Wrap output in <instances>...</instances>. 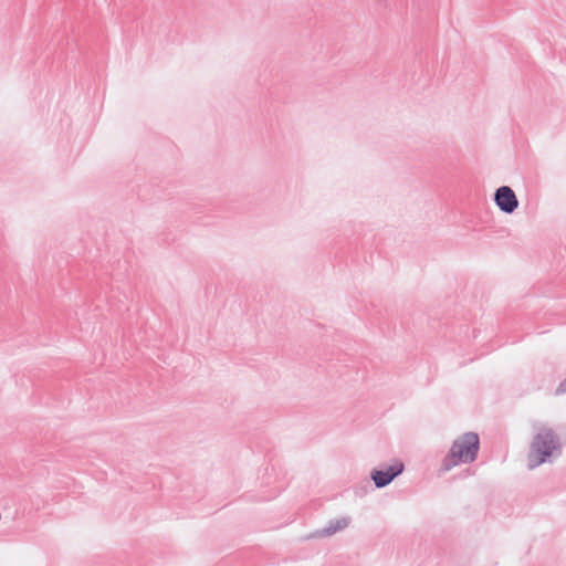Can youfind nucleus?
I'll list each match as a JSON object with an SVG mask.
<instances>
[{
    "mask_svg": "<svg viewBox=\"0 0 566 566\" xmlns=\"http://www.w3.org/2000/svg\"><path fill=\"white\" fill-rule=\"evenodd\" d=\"M480 447L479 436L467 432L455 439L451 449L442 462V469L450 471L460 463H470L476 459Z\"/></svg>",
    "mask_w": 566,
    "mask_h": 566,
    "instance_id": "1",
    "label": "nucleus"
},
{
    "mask_svg": "<svg viewBox=\"0 0 566 566\" xmlns=\"http://www.w3.org/2000/svg\"><path fill=\"white\" fill-rule=\"evenodd\" d=\"M558 448L554 433L548 429H541L534 437L527 455V467L534 469L546 461Z\"/></svg>",
    "mask_w": 566,
    "mask_h": 566,
    "instance_id": "2",
    "label": "nucleus"
},
{
    "mask_svg": "<svg viewBox=\"0 0 566 566\" xmlns=\"http://www.w3.org/2000/svg\"><path fill=\"white\" fill-rule=\"evenodd\" d=\"M495 201L499 208L507 213L513 212L518 205L514 191L506 186H503L497 189L495 193Z\"/></svg>",
    "mask_w": 566,
    "mask_h": 566,
    "instance_id": "3",
    "label": "nucleus"
},
{
    "mask_svg": "<svg viewBox=\"0 0 566 566\" xmlns=\"http://www.w3.org/2000/svg\"><path fill=\"white\" fill-rule=\"evenodd\" d=\"M403 465L401 462H395L386 470H375L371 478L378 488L385 486L390 483L395 476L402 472Z\"/></svg>",
    "mask_w": 566,
    "mask_h": 566,
    "instance_id": "4",
    "label": "nucleus"
},
{
    "mask_svg": "<svg viewBox=\"0 0 566 566\" xmlns=\"http://www.w3.org/2000/svg\"><path fill=\"white\" fill-rule=\"evenodd\" d=\"M347 524H348V521L345 520V518H342V520L337 521L336 522V526L333 528V532L343 530L344 527L347 526Z\"/></svg>",
    "mask_w": 566,
    "mask_h": 566,
    "instance_id": "5",
    "label": "nucleus"
},
{
    "mask_svg": "<svg viewBox=\"0 0 566 566\" xmlns=\"http://www.w3.org/2000/svg\"><path fill=\"white\" fill-rule=\"evenodd\" d=\"M556 394L557 395L566 394V379L558 385V387L556 389Z\"/></svg>",
    "mask_w": 566,
    "mask_h": 566,
    "instance_id": "6",
    "label": "nucleus"
}]
</instances>
